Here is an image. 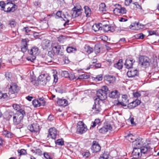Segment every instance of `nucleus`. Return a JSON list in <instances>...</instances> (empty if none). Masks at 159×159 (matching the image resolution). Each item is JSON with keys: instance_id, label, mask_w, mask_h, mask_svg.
Returning a JSON list of instances; mask_svg holds the SVG:
<instances>
[{"instance_id": "obj_44", "label": "nucleus", "mask_w": 159, "mask_h": 159, "mask_svg": "<svg viewBox=\"0 0 159 159\" xmlns=\"http://www.w3.org/2000/svg\"><path fill=\"white\" fill-rule=\"evenodd\" d=\"M122 100L124 102L128 103V100L127 99V96L126 95H122Z\"/></svg>"}, {"instance_id": "obj_58", "label": "nucleus", "mask_w": 159, "mask_h": 159, "mask_svg": "<svg viewBox=\"0 0 159 159\" xmlns=\"http://www.w3.org/2000/svg\"><path fill=\"white\" fill-rule=\"evenodd\" d=\"M70 80H73L75 78V75L74 74H69V76L68 77Z\"/></svg>"}, {"instance_id": "obj_33", "label": "nucleus", "mask_w": 159, "mask_h": 159, "mask_svg": "<svg viewBox=\"0 0 159 159\" xmlns=\"http://www.w3.org/2000/svg\"><path fill=\"white\" fill-rule=\"evenodd\" d=\"M138 105V103L136 101H133L129 104H128V108L130 109L133 108Z\"/></svg>"}, {"instance_id": "obj_7", "label": "nucleus", "mask_w": 159, "mask_h": 159, "mask_svg": "<svg viewBox=\"0 0 159 159\" xmlns=\"http://www.w3.org/2000/svg\"><path fill=\"white\" fill-rule=\"evenodd\" d=\"M140 64L143 67L146 68L150 65V60L145 56H141L139 59Z\"/></svg>"}, {"instance_id": "obj_31", "label": "nucleus", "mask_w": 159, "mask_h": 159, "mask_svg": "<svg viewBox=\"0 0 159 159\" xmlns=\"http://www.w3.org/2000/svg\"><path fill=\"white\" fill-rule=\"evenodd\" d=\"M84 48L85 51L88 54H90L93 51V48L88 45H86L85 46Z\"/></svg>"}, {"instance_id": "obj_30", "label": "nucleus", "mask_w": 159, "mask_h": 159, "mask_svg": "<svg viewBox=\"0 0 159 159\" xmlns=\"http://www.w3.org/2000/svg\"><path fill=\"white\" fill-rule=\"evenodd\" d=\"M56 16L58 17V18H63L64 21H66V20L65 18L66 19V17L65 15L63 13H62V11H58L57 12Z\"/></svg>"}, {"instance_id": "obj_38", "label": "nucleus", "mask_w": 159, "mask_h": 159, "mask_svg": "<svg viewBox=\"0 0 159 159\" xmlns=\"http://www.w3.org/2000/svg\"><path fill=\"white\" fill-rule=\"evenodd\" d=\"M12 107L15 110L17 111H19L20 110H24V109L20 108V106L16 104H13L12 105Z\"/></svg>"}, {"instance_id": "obj_51", "label": "nucleus", "mask_w": 159, "mask_h": 159, "mask_svg": "<svg viewBox=\"0 0 159 159\" xmlns=\"http://www.w3.org/2000/svg\"><path fill=\"white\" fill-rule=\"evenodd\" d=\"M63 60L65 64H68L70 62L68 57H63Z\"/></svg>"}, {"instance_id": "obj_10", "label": "nucleus", "mask_w": 159, "mask_h": 159, "mask_svg": "<svg viewBox=\"0 0 159 159\" xmlns=\"http://www.w3.org/2000/svg\"><path fill=\"white\" fill-rule=\"evenodd\" d=\"M29 40L27 38L22 39L21 41V50L23 52H25L28 49V43Z\"/></svg>"}, {"instance_id": "obj_20", "label": "nucleus", "mask_w": 159, "mask_h": 159, "mask_svg": "<svg viewBox=\"0 0 159 159\" xmlns=\"http://www.w3.org/2000/svg\"><path fill=\"white\" fill-rule=\"evenodd\" d=\"M138 71L136 70H131L127 72V75L129 78H133L137 75Z\"/></svg>"}, {"instance_id": "obj_19", "label": "nucleus", "mask_w": 159, "mask_h": 159, "mask_svg": "<svg viewBox=\"0 0 159 159\" xmlns=\"http://www.w3.org/2000/svg\"><path fill=\"white\" fill-rule=\"evenodd\" d=\"M101 30L104 32H107L110 31L112 32L114 30L113 27L111 25L107 24L102 25Z\"/></svg>"}, {"instance_id": "obj_5", "label": "nucleus", "mask_w": 159, "mask_h": 159, "mask_svg": "<svg viewBox=\"0 0 159 159\" xmlns=\"http://www.w3.org/2000/svg\"><path fill=\"white\" fill-rule=\"evenodd\" d=\"M152 148H151L147 146H143L140 148V151L142 156L148 157L152 154Z\"/></svg>"}, {"instance_id": "obj_50", "label": "nucleus", "mask_w": 159, "mask_h": 159, "mask_svg": "<svg viewBox=\"0 0 159 159\" xmlns=\"http://www.w3.org/2000/svg\"><path fill=\"white\" fill-rule=\"evenodd\" d=\"M94 51L96 54L100 52V48L98 46H96L94 48Z\"/></svg>"}, {"instance_id": "obj_24", "label": "nucleus", "mask_w": 159, "mask_h": 159, "mask_svg": "<svg viewBox=\"0 0 159 159\" xmlns=\"http://www.w3.org/2000/svg\"><path fill=\"white\" fill-rule=\"evenodd\" d=\"M50 40L48 39H45L42 43L41 46L43 49H46L48 48L50 45Z\"/></svg>"}, {"instance_id": "obj_18", "label": "nucleus", "mask_w": 159, "mask_h": 159, "mask_svg": "<svg viewBox=\"0 0 159 159\" xmlns=\"http://www.w3.org/2000/svg\"><path fill=\"white\" fill-rule=\"evenodd\" d=\"M52 51L56 55L58 54L61 49V46L57 44H54L52 45Z\"/></svg>"}, {"instance_id": "obj_56", "label": "nucleus", "mask_w": 159, "mask_h": 159, "mask_svg": "<svg viewBox=\"0 0 159 159\" xmlns=\"http://www.w3.org/2000/svg\"><path fill=\"white\" fill-rule=\"evenodd\" d=\"M102 77L101 76L98 75L95 78V80L96 81H99L102 80Z\"/></svg>"}, {"instance_id": "obj_63", "label": "nucleus", "mask_w": 159, "mask_h": 159, "mask_svg": "<svg viewBox=\"0 0 159 159\" xmlns=\"http://www.w3.org/2000/svg\"><path fill=\"white\" fill-rule=\"evenodd\" d=\"M119 20L121 22H124L127 21V19L126 18L123 17H120V18Z\"/></svg>"}, {"instance_id": "obj_62", "label": "nucleus", "mask_w": 159, "mask_h": 159, "mask_svg": "<svg viewBox=\"0 0 159 159\" xmlns=\"http://www.w3.org/2000/svg\"><path fill=\"white\" fill-rule=\"evenodd\" d=\"M46 79L45 81V82H44V84H46L47 82H48L50 80V77L49 76H46Z\"/></svg>"}, {"instance_id": "obj_6", "label": "nucleus", "mask_w": 159, "mask_h": 159, "mask_svg": "<svg viewBox=\"0 0 159 159\" xmlns=\"http://www.w3.org/2000/svg\"><path fill=\"white\" fill-rule=\"evenodd\" d=\"M77 129V132L80 134L85 133L87 130V126L82 121H79L78 122Z\"/></svg>"}, {"instance_id": "obj_21", "label": "nucleus", "mask_w": 159, "mask_h": 159, "mask_svg": "<svg viewBox=\"0 0 159 159\" xmlns=\"http://www.w3.org/2000/svg\"><path fill=\"white\" fill-rule=\"evenodd\" d=\"M101 105L98 103L96 104L95 102H94L92 107V109L94 110L96 113H98L101 110Z\"/></svg>"}, {"instance_id": "obj_43", "label": "nucleus", "mask_w": 159, "mask_h": 159, "mask_svg": "<svg viewBox=\"0 0 159 159\" xmlns=\"http://www.w3.org/2000/svg\"><path fill=\"white\" fill-rule=\"evenodd\" d=\"M134 36L136 39H143L144 36V35L142 33H140L136 34Z\"/></svg>"}, {"instance_id": "obj_16", "label": "nucleus", "mask_w": 159, "mask_h": 159, "mask_svg": "<svg viewBox=\"0 0 159 159\" xmlns=\"http://www.w3.org/2000/svg\"><path fill=\"white\" fill-rule=\"evenodd\" d=\"M91 148L93 152H96L100 150L101 147L97 142L94 141L93 142Z\"/></svg>"}, {"instance_id": "obj_23", "label": "nucleus", "mask_w": 159, "mask_h": 159, "mask_svg": "<svg viewBox=\"0 0 159 159\" xmlns=\"http://www.w3.org/2000/svg\"><path fill=\"white\" fill-rule=\"evenodd\" d=\"M120 95L119 93L117 90H114L109 94V97L111 98H118Z\"/></svg>"}, {"instance_id": "obj_36", "label": "nucleus", "mask_w": 159, "mask_h": 159, "mask_svg": "<svg viewBox=\"0 0 159 159\" xmlns=\"http://www.w3.org/2000/svg\"><path fill=\"white\" fill-rule=\"evenodd\" d=\"M89 75H88L86 73L82 74L79 75L78 78L80 79H86L89 78Z\"/></svg>"}, {"instance_id": "obj_14", "label": "nucleus", "mask_w": 159, "mask_h": 159, "mask_svg": "<svg viewBox=\"0 0 159 159\" xmlns=\"http://www.w3.org/2000/svg\"><path fill=\"white\" fill-rule=\"evenodd\" d=\"M28 129L32 132H37L39 130V127L38 124L33 123L28 126Z\"/></svg>"}, {"instance_id": "obj_9", "label": "nucleus", "mask_w": 159, "mask_h": 159, "mask_svg": "<svg viewBox=\"0 0 159 159\" xmlns=\"http://www.w3.org/2000/svg\"><path fill=\"white\" fill-rule=\"evenodd\" d=\"M6 8H7V10H5V11L7 12H13L15 11L16 5L12 2H8L6 3Z\"/></svg>"}, {"instance_id": "obj_64", "label": "nucleus", "mask_w": 159, "mask_h": 159, "mask_svg": "<svg viewBox=\"0 0 159 159\" xmlns=\"http://www.w3.org/2000/svg\"><path fill=\"white\" fill-rule=\"evenodd\" d=\"M12 136V134L10 132H8L6 136H5L8 138H11Z\"/></svg>"}, {"instance_id": "obj_2", "label": "nucleus", "mask_w": 159, "mask_h": 159, "mask_svg": "<svg viewBox=\"0 0 159 159\" xmlns=\"http://www.w3.org/2000/svg\"><path fill=\"white\" fill-rule=\"evenodd\" d=\"M107 87L104 86L101 89L98 90L97 92V96L98 98L101 100H103L107 98V95L109 92Z\"/></svg>"}, {"instance_id": "obj_57", "label": "nucleus", "mask_w": 159, "mask_h": 159, "mask_svg": "<svg viewBox=\"0 0 159 159\" xmlns=\"http://www.w3.org/2000/svg\"><path fill=\"white\" fill-rule=\"evenodd\" d=\"M44 156L46 159H52L47 153H44Z\"/></svg>"}, {"instance_id": "obj_59", "label": "nucleus", "mask_w": 159, "mask_h": 159, "mask_svg": "<svg viewBox=\"0 0 159 159\" xmlns=\"http://www.w3.org/2000/svg\"><path fill=\"white\" fill-rule=\"evenodd\" d=\"M132 2V0H125V4L126 6H128Z\"/></svg>"}, {"instance_id": "obj_42", "label": "nucleus", "mask_w": 159, "mask_h": 159, "mask_svg": "<svg viewBox=\"0 0 159 159\" xmlns=\"http://www.w3.org/2000/svg\"><path fill=\"white\" fill-rule=\"evenodd\" d=\"M2 98H8V95L7 93H2V91L0 90V99Z\"/></svg>"}, {"instance_id": "obj_46", "label": "nucleus", "mask_w": 159, "mask_h": 159, "mask_svg": "<svg viewBox=\"0 0 159 159\" xmlns=\"http://www.w3.org/2000/svg\"><path fill=\"white\" fill-rule=\"evenodd\" d=\"M127 103L124 102L123 101H122L121 102L118 101L116 104L117 105H121L124 107H125L126 106V103Z\"/></svg>"}, {"instance_id": "obj_29", "label": "nucleus", "mask_w": 159, "mask_h": 159, "mask_svg": "<svg viewBox=\"0 0 159 159\" xmlns=\"http://www.w3.org/2000/svg\"><path fill=\"white\" fill-rule=\"evenodd\" d=\"M32 104L34 106L36 107H39L41 106V105H43V101L40 102L38 101V100L37 99L33 100Z\"/></svg>"}, {"instance_id": "obj_35", "label": "nucleus", "mask_w": 159, "mask_h": 159, "mask_svg": "<svg viewBox=\"0 0 159 159\" xmlns=\"http://www.w3.org/2000/svg\"><path fill=\"white\" fill-rule=\"evenodd\" d=\"M46 79V76L44 75H41L39 76L38 80L40 82H43V84H44V82H45Z\"/></svg>"}, {"instance_id": "obj_3", "label": "nucleus", "mask_w": 159, "mask_h": 159, "mask_svg": "<svg viewBox=\"0 0 159 159\" xmlns=\"http://www.w3.org/2000/svg\"><path fill=\"white\" fill-rule=\"evenodd\" d=\"M19 89L16 84L13 83L10 85L8 93V97L9 98H14L16 96V93L19 92Z\"/></svg>"}, {"instance_id": "obj_25", "label": "nucleus", "mask_w": 159, "mask_h": 159, "mask_svg": "<svg viewBox=\"0 0 159 159\" xmlns=\"http://www.w3.org/2000/svg\"><path fill=\"white\" fill-rule=\"evenodd\" d=\"M57 103L60 106H66L67 105V101L65 99H58Z\"/></svg>"}, {"instance_id": "obj_15", "label": "nucleus", "mask_w": 159, "mask_h": 159, "mask_svg": "<svg viewBox=\"0 0 159 159\" xmlns=\"http://www.w3.org/2000/svg\"><path fill=\"white\" fill-rule=\"evenodd\" d=\"M135 62V61L133 58H128L126 60L124 65L126 68L129 69L132 67Z\"/></svg>"}, {"instance_id": "obj_54", "label": "nucleus", "mask_w": 159, "mask_h": 159, "mask_svg": "<svg viewBox=\"0 0 159 159\" xmlns=\"http://www.w3.org/2000/svg\"><path fill=\"white\" fill-rule=\"evenodd\" d=\"M63 75L66 78H68L69 76V74L66 71H64L63 72Z\"/></svg>"}, {"instance_id": "obj_55", "label": "nucleus", "mask_w": 159, "mask_h": 159, "mask_svg": "<svg viewBox=\"0 0 159 159\" xmlns=\"http://www.w3.org/2000/svg\"><path fill=\"white\" fill-rule=\"evenodd\" d=\"M133 96L134 97L138 98L141 96V94L139 93L136 92L133 93Z\"/></svg>"}, {"instance_id": "obj_22", "label": "nucleus", "mask_w": 159, "mask_h": 159, "mask_svg": "<svg viewBox=\"0 0 159 159\" xmlns=\"http://www.w3.org/2000/svg\"><path fill=\"white\" fill-rule=\"evenodd\" d=\"M105 80L110 84L113 83L116 80L115 77L111 75H107L104 77Z\"/></svg>"}, {"instance_id": "obj_40", "label": "nucleus", "mask_w": 159, "mask_h": 159, "mask_svg": "<svg viewBox=\"0 0 159 159\" xmlns=\"http://www.w3.org/2000/svg\"><path fill=\"white\" fill-rule=\"evenodd\" d=\"M66 51L68 53L75 52L76 51V49L72 47H68L66 48Z\"/></svg>"}, {"instance_id": "obj_12", "label": "nucleus", "mask_w": 159, "mask_h": 159, "mask_svg": "<svg viewBox=\"0 0 159 159\" xmlns=\"http://www.w3.org/2000/svg\"><path fill=\"white\" fill-rule=\"evenodd\" d=\"M112 129V127L111 124L107 123L103 127L99 129V132L100 133L105 134L107 131L111 130Z\"/></svg>"}, {"instance_id": "obj_39", "label": "nucleus", "mask_w": 159, "mask_h": 159, "mask_svg": "<svg viewBox=\"0 0 159 159\" xmlns=\"http://www.w3.org/2000/svg\"><path fill=\"white\" fill-rule=\"evenodd\" d=\"M17 152L19 154V155L20 156L21 155H26L27 154L26 150L24 149L18 150Z\"/></svg>"}, {"instance_id": "obj_17", "label": "nucleus", "mask_w": 159, "mask_h": 159, "mask_svg": "<svg viewBox=\"0 0 159 159\" xmlns=\"http://www.w3.org/2000/svg\"><path fill=\"white\" fill-rule=\"evenodd\" d=\"M114 13L116 14L126 13V10L125 8L119 6L118 8H116L113 10Z\"/></svg>"}, {"instance_id": "obj_49", "label": "nucleus", "mask_w": 159, "mask_h": 159, "mask_svg": "<svg viewBox=\"0 0 159 159\" xmlns=\"http://www.w3.org/2000/svg\"><path fill=\"white\" fill-rule=\"evenodd\" d=\"M83 157L85 158H87L90 155V153L88 152H84L82 154Z\"/></svg>"}, {"instance_id": "obj_61", "label": "nucleus", "mask_w": 159, "mask_h": 159, "mask_svg": "<svg viewBox=\"0 0 159 159\" xmlns=\"http://www.w3.org/2000/svg\"><path fill=\"white\" fill-rule=\"evenodd\" d=\"M93 66H95L96 68H98L101 66V64L99 63H96L95 64L93 65Z\"/></svg>"}, {"instance_id": "obj_53", "label": "nucleus", "mask_w": 159, "mask_h": 159, "mask_svg": "<svg viewBox=\"0 0 159 159\" xmlns=\"http://www.w3.org/2000/svg\"><path fill=\"white\" fill-rule=\"evenodd\" d=\"M22 30L27 33H29L31 31V30L28 27L24 28L22 29Z\"/></svg>"}, {"instance_id": "obj_32", "label": "nucleus", "mask_w": 159, "mask_h": 159, "mask_svg": "<svg viewBox=\"0 0 159 159\" xmlns=\"http://www.w3.org/2000/svg\"><path fill=\"white\" fill-rule=\"evenodd\" d=\"M85 10V12L86 15V16L87 17H89L91 14V11L89 8L87 6H85L84 7Z\"/></svg>"}, {"instance_id": "obj_28", "label": "nucleus", "mask_w": 159, "mask_h": 159, "mask_svg": "<svg viewBox=\"0 0 159 159\" xmlns=\"http://www.w3.org/2000/svg\"><path fill=\"white\" fill-rule=\"evenodd\" d=\"M122 60L120 59L118 62L114 64V67L119 70L121 69L123 67Z\"/></svg>"}, {"instance_id": "obj_1", "label": "nucleus", "mask_w": 159, "mask_h": 159, "mask_svg": "<svg viewBox=\"0 0 159 159\" xmlns=\"http://www.w3.org/2000/svg\"><path fill=\"white\" fill-rule=\"evenodd\" d=\"M25 115L24 110H20L13 115V124L17 125L20 124L22 121L23 118Z\"/></svg>"}, {"instance_id": "obj_60", "label": "nucleus", "mask_w": 159, "mask_h": 159, "mask_svg": "<svg viewBox=\"0 0 159 159\" xmlns=\"http://www.w3.org/2000/svg\"><path fill=\"white\" fill-rule=\"evenodd\" d=\"M134 4L136 6V8H139L141 9H142L141 7L139 4L138 2H135L134 3Z\"/></svg>"}, {"instance_id": "obj_52", "label": "nucleus", "mask_w": 159, "mask_h": 159, "mask_svg": "<svg viewBox=\"0 0 159 159\" xmlns=\"http://www.w3.org/2000/svg\"><path fill=\"white\" fill-rule=\"evenodd\" d=\"M5 75L7 79H10L11 77V74L10 72H6Z\"/></svg>"}, {"instance_id": "obj_48", "label": "nucleus", "mask_w": 159, "mask_h": 159, "mask_svg": "<svg viewBox=\"0 0 159 159\" xmlns=\"http://www.w3.org/2000/svg\"><path fill=\"white\" fill-rule=\"evenodd\" d=\"M52 58L51 57L48 56L47 57L45 60L46 63L50 62L52 61Z\"/></svg>"}, {"instance_id": "obj_47", "label": "nucleus", "mask_w": 159, "mask_h": 159, "mask_svg": "<svg viewBox=\"0 0 159 159\" xmlns=\"http://www.w3.org/2000/svg\"><path fill=\"white\" fill-rule=\"evenodd\" d=\"M16 22L14 20L9 21V24L11 27H14L16 25Z\"/></svg>"}, {"instance_id": "obj_45", "label": "nucleus", "mask_w": 159, "mask_h": 159, "mask_svg": "<svg viewBox=\"0 0 159 159\" xmlns=\"http://www.w3.org/2000/svg\"><path fill=\"white\" fill-rule=\"evenodd\" d=\"M6 3L3 1L0 2V6L2 8L3 10L5 11Z\"/></svg>"}, {"instance_id": "obj_41", "label": "nucleus", "mask_w": 159, "mask_h": 159, "mask_svg": "<svg viewBox=\"0 0 159 159\" xmlns=\"http://www.w3.org/2000/svg\"><path fill=\"white\" fill-rule=\"evenodd\" d=\"M109 154L107 153H104L100 157L99 159H108Z\"/></svg>"}, {"instance_id": "obj_13", "label": "nucleus", "mask_w": 159, "mask_h": 159, "mask_svg": "<svg viewBox=\"0 0 159 159\" xmlns=\"http://www.w3.org/2000/svg\"><path fill=\"white\" fill-rule=\"evenodd\" d=\"M132 155L134 158L140 159L142 155L140 151V148H134L132 152Z\"/></svg>"}, {"instance_id": "obj_27", "label": "nucleus", "mask_w": 159, "mask_h": 159, "mask_svg": "<svg viewBox=\"0 0 159 159\" xmlns=\"http://www.w3.org/2000/svg\"><path fill=\"white\" fill-rule=\"evenodd\" d=\"M102 25V24L100 23L95 24L93 26L92 29L95 32L98 31L100 30H101Z\"/></svg>"}, {"instance_id": "obj_4", "label": "nucleus", "mask_w": 159, "mask_h": 159, "mask_svg": "<svg viewBox=\"0 0 159 159\" xmlns=\"http://www.w3.org/2000/svg\"><path fill=\"white\" fill-rule=\"evenodd\" d=\"M39 49L36 47H34L29 51V53L32 56L28 57L27 59L28 61H33L36 59L35 55L38 54Z\"/></svg>"}, {"instance_id": "obj_34", "label": "nucleus", "mask_w": 159, "mask_h": 159, "mask_svg": "<svg viewBox=\"0 0 159 159\" xmlns=\"http://www.w3.org/2000/svg\"><path fill=\"white\" fill-rule=\"evenodd\" d=\"M99 10L100 11L104 13L106 11V6L104 3H102L99 5Z\"/></svg>"}, {"instance_id": "obj_11", "label": "nucleus", "mask_w": 159, "mask_h": 159, "mask_svg": "<svg viewBox=\"0 0 159 159\" xmlns=\"http://www.w3.org/2000/svg\"><path fill=\"white\" fill-rule=\"evenodd\" d=\"M49 134L48 137L52 139H55L57 135V130L55 128L53 127L50 128L49 130Z\"/></svg>"}, {"instance_id": "obj_8", "label": "nucleus", "mask_w": 159, "mask_h": 159, "mask_svg": "<svg viewBox=\"0 0 159 159\" xmlns=\"http://www.w3.org/2000/svg\"><path fill=\"white\" fill-rule=\"evenodd\" d=\"M141 138H139L132 142V145L134 148H140L144 145V143Z\"/></svg>"}, {"instance_id": "obj_26", "label": "nucleus", "mask_w": 159, "mask_h": 159, "mask_svg": "<svg viewBox=\"0 0 159 159\" xmlns=\"http://www.w3.org/2000/svg\"><path fill=\"white\" fill-rule=\"evenodd\" d=\"M73 13L72 15L75 17H77L78 16L81 14V11L80 9L74 7L72 9Z\"/></svg>"}, {"instance_id": "obj_37", "label": "nucleus", "mask_w": 159, "mask_h": 159, "mask_svg": "<svg viewBox=\"0 0 159 159\" xmlns=\"http://www.w3.org/2000/svg\"><path fill=\"white\" fill-rule=\"evenodd\" d=\"M55 144L57 145L62 146L64 144V141L62 139H59L57 140L55 142Z\"/></svg>"}]
</instances>
